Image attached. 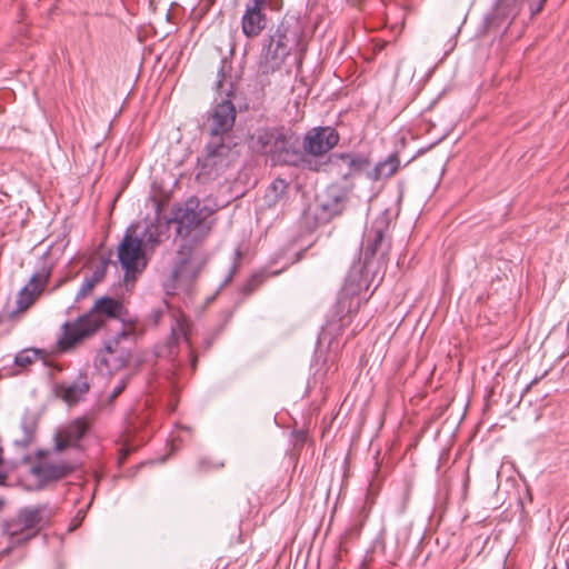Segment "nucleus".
<instances>
[{"instance_id": "1", "label": "nucleus", "mask_w": 569, "mask_h": 569, "mask_svg": "<svg viewBox=\"0 0 569 569\" xmlns=\"http://www.w3.org/2000/svg\"><path fill=\"white\" fill-rule=\"evenodd\" d=\"M388 227L386 218H380L373 222L365 234L363 261L353 264L346 281L338 302L336 305V316L339 318L340 328L350 323V315L357 313L360 305V293L368 291L373 273V258L379 254L380 260L385 261L389 249V243L385 241V231Z\"/></svg>"}, {"instance_id": "2", "label": "nucleus", "mask_w": 569, "mask_h": 569, "mask_svg": "<svg viewBox=\"0 0 569 569\" xmlns=\"http://www.w3.org/2000/svg\"><path fill=\"white\" fill-rule=\"evenodd\" d=\"M303 27L299 18L284 17L274 29L270 30L262 46L258 66V78L263 84L264 78L279 71L286 58L295 50L303 51Z\"/></svg>"}, {"instance_id": "3", "label": "nucleus", "mask_w": 569, "mask_h": 569, "mask_svg": "<svg viewBox=\"0 0 569 569\" xmlns=\"http://www.w3.org/2000/svg\"><path fill=\"white\" fill-rule=\"evenodd\" d=\"M122 309L123 305L113 298L98 299L87 313L73 321H66L61 326L57 350L62 353L73 351L86 339L93 336L104 325L106 319L119 318Z\"/></svg>"}, {"instance_id": "4", "label": "nucleus", "mask_w": 569, "mask_h": 569, "mask_svg": "<svg viewBox=\"0 0 569 569\" xmlns=\"http://www.w3.org/2000/svg\"><path fill=\"white\" fill-rule=\"evenodd\" d=\"M53 508L49 505L28 506L3 522V533L10 547H18L34 538L49 525L53 517Z\"/></svg>"}, {"instance_id": "5", "label": "nucleus", "mask_w": 569, "mask_h": 569, "mask_svg": "<svg viewBox=\"0 0 569 569\" xmlns=\"http://www.w3.org/2000/svg\"><path fill=\"white\" fill-rule=\"evenodd\" d=\"M234 142L208 141L203 154L198 158L196 179L200 183L218 179L239 158Z\"/></svg>"}, {"instance_id": "6", "label": "nucleus", "mask_w": 569, "mask_h": 569, "mask_svg": "<svg viewBox=\"0 0 569 569\" xmlns=\"http://www.w3.org/2000/svg\"><path fill=\"white\" fill-rule=\"evenodd\" d=\"M231 59L222 57L217 71V81L214 82L213 107H248L247 98L238 89L237 79L231 76Z\"/></svg>"}, {"instance_id": "7", "label": "nucleus", "mask_w": 569, "mask_h": 569, "mask_svg": "<svg viewBox=\"0 0 569 569\" xmlns=\"http://www.w3.org/2000/svg\"><path fill=\"white\" fill-rule=\"evenodd\" d=\"M346 201L347 194L342 189L329 187L317 197L316 204L306 210V219L312 217L315 226L327 223L343 211Z\"/></svg>"}, {"instance_id": "8", "label": "nucleus", "mask_w": 569, "mask_h": 569, "mask_svg": "<svg viewBox=\"0 0 569 569\" xmlns=\"http://www.w3.org/2000/svg\"><path fill=\"white\" fill-rule=\"evenodd\" d=\"M211 213L212 211L206 206H201L198 199H189L181 213L176 218L178 234L181 237H188L191 232L203 234L209 229L207 219Z\"/></svg>"}, {"instance_id": "9", "label": "nucleus", "mask_w": 569, "mask_h": 569, "mask_svg": "<svg viewBox=\"0 0 569 569\" xmlns=\"http://www.w3.org/2000/svg\"><path fill=\"white\" fill-rule=\"evenodd\" d=\"M144 252L139 237L128 229L118 246V260L124 270L126 280L130 277L134 278V274L146 267Z\"/></svg>"}, {"instance_id": "10", "label": "nucleus", "mask_w": 569, "mask_h": 569, "mask_svg": "<svg viewBox=\"0 0 569 569\" xmlns=\"http://www.w3.org/2000/svg\"><path fill=\"white\" fill-rule=\"evenodd\" d=\"M180 335L183 336L184 341L190 346L189 331L186 320L182 318L174 319V325L171 326V335L167 342L158 347L157 357L168 358L170 360V368L168 369L167 379L174 387L177 383V377L182 367L181 362L177 359L178 345Z\"/></svg>"}, {"instance_id": "11", "label": "nucleus", "mask_w": 569, "mask_h": 569, "mask_svg": "<svg viewBox=\"0 0 569 569\" xmlns=\"http://www.w3.org/2000/svg\"><path fill=\"white\" fill-rule=\"evenodd\" d=\"M51 269L47 266H42L37 272H34L28 284H26L17 295L16 309L11 315H18L28 310L37 300V298L44 290Z\"/></svg>"}, {"instance_id": "12", "label": "nucleus", "mask_w": 569, "mask_h": 569, "mask_svg": "<svg viewBox=\"0 0 569 569\" xmlns=\"http://www.w3.org/2000/svg\"><path fill=\"white\" fill-rule=\"evenodd\" d=\"M204 264L202 256L188 244H181L173 266L174 277H180L184 284L193 281Z\"/></svg>"}, {"instance_id": "13", "label": "nucleus", "mask_w": 569, "mask_h": 569, "mask_svg": "<svg viewBox=\"0 0 569 569\" xmlns=\"http://www.w3.org/2000/svg\"><path fill=\"white\" fill-rule=\"evenodd\" d=\"M270 0H249L244 13L241 17L242 33L247 38L258 37L267 27L268 19L264 10Z\"/></svg>"}, {"instance_id": "14", "label": "nucleus", "mask_w": 569, "mask_h": 569, "mask_svg": "<svg viewBox=\"0 0 569 569\" xmlns=\"http://www.w3.org/2000/svg\"><path fill=\"white\" fill-rule=\"evenodd\" d=\"M236 118L237 109H213L208 117V141L232 142L230 132L234 126Z\"/></svg>"}, {"instance_id": "15", "label": "nucleus", "mask_w": 569, "mask_h": 569, "mask_svg": "<svg viewBox=\"0 0 569 569\" xmlns=\"http://www.w3.org/2000/svg\"><path fill=\"white\" fill-rule=\"evenodd\" d=\"M339 141L338 132L331 127H319L307 133L303 148L312 156H321L331 150Z\"/></svg>"}, {"instance_id": "16", "label": "nucleus", "mask_w": 569, "mask_h": 569, "mask_svg": "<svg viewBox=\"0 0 569 569\" xmlns=\"http://www.w3.org/2000/svg\"><path fill=\"white\" fill-rule=\"evenodd\" d=\"M77 466L68 461L49 462L42 461L31 467V473L43 486L49 482L67 478L76 470Z\"/></svg>"}, {"instance_id": "17", "label": "nucleus", "mask_w": 569, "mask_h": 569, "mask_svg": "<svg viewBox=\"0 0 569 569\" xmlns=\"http://www.w3.org/2000/svg\"><path fill=\"white\" fill-rule=\"evenodd\" d=\"M90 386L87 372H80L71 383H58L54 392L66 403L73 406L84 399L90 390Z\"/></svg>"}, {"instance_id": "18", "label": "nucleus", "mask_w": 569, "mask_h": 569, "mask_svg": "<svg viewBox=\"0 0 569 569\" xmlns=\"http://www.w3.org/2000/svg\"><path fill=\"white\" fill-rule=\"evenodd\" d=\"M330 161L337 166L343 179L361 172L369 166V160L357 153H332Z\"/></svg>"}, {"instance_id": "19", "label": "nucleus", "mask_w": 569, "mask_h": 569, "mask_svg": "<svg viewBox=\"0 0 569 569\" xmlns=\"http://www.w3.org/2000/svg\"><path fill=\"white\" fill-rule=\"evenodd\" d=\"M133 333L131 331H128L123 329L122 331L118 332L114 338L106 345V350L108 353V358H103L101 362L106 363L108 368L110 367V361L116 359V353L119 352V365L113 366L114 369L122 367L126 365V362L129 359V350L120 348V343L124 339L132 338Z\"/></svg>"}, {"instance_id": "20", "label": "nucleus", "mask_w": 569, "mask_h": 569, "mask_svg": "<svg viewBox=\"0 0 569 569\" xmlns=\"http://www.w3.org/2000/svg\"><path fill=\"white\" fill-rule=\"evenodd\" d=\"M270 152L272 160L278 163L293 164L298 159L291 140L283 136L276 138Z\"/></svg>"}, {"instance_id": "21", "label": "nucleus", "mask_w": 569, "mask_h": 569, "mask_svg": "<svg viewBox=\"0 0 569 569\" xmlns=\"http://www.w3.org/2000/svg\"><path fill=\"white\" fill-rule=\"evenodd\" d=\"M400 167L398 153H391L386 160L376 164L373 170L369 173V178L375 181L388 179L393 176Z\"/></svg>"}, {"instance_id": "22", "label": "nucleus", "mask_w": 569, "mask_h": 569, "mask_svg": "<svg viewBox=\"0 0 569 569\" xmlns=\"http://www.w3.org/2000/svg\"><path fill=\"white\" fill-rule=\"evenodd\" d=\"M289 184L281 178L274 179L267 189L263 200L267 207L271 208L279 203L287 194Z\"/></svg>"}, {"instance_id": "23", "label": "nucleus", "mask_w": 569, "mask_h": 569, "mask_svg": "<svg viewBox=\"0 0 569 569\" xmlns=\"http://www.w3.org/2000/svg\"><path fill=\"white\" fill-rule=\"evenodd\" d=\"M139 241H141L144 251H153L162 242L161 227L157 223L148 224L139 237Z\"/></svg>"}, {"instance_id": "24", "label": "nucleus", "mask_w": 569, "mask_h": 569, "mask_svg": "<svg viewBox=\"0 0 569 569\" xmlns=\"http://www.w3.org/2000/svg\"><path fill=\"white\" fill-rule=\"evenodd\" d=\"M42 350L36 348H27L18 352L14 357V365L21 368H27L32 365Z\"/></svg>"}, {"instance_id": "25", "label": "nucleus", "mask_w": 569, "mask_h": 569, "mask_svg": "<svg viewBox=\"0 0 569 569\" xmlns=\"http://www.w3.org/2000/svg\"><path fill=\"white\" fill-rule=\"evenodd\" d=\"M88 422L84 419H77L68 427L66 433L69 436L71 441L77 446L78 442L83 438V436L88 431Z\"/></svg>"}, {"instance_id": "26", "label": "nucleus", "mask_w": 569, "mask_h": 569, "mask_svg": "<svg viewBox=\"0 0 569 569\" xmlns=\"http://www.w3.org/2000/svg\"><path fill=\"white\" fill-rule=\"evenodd\" d=\"M523 0H497L496 9L503 16L515 18L522 6Z\"/></svg>"}, {"instance_id": "27", "label": "nucleus", "mask_w": 569, "mask_h": 569, "mask_svg": "<svg viewBox=\"0 0 569 569\" xmlns=\"http://www.w3.org/2000/svg\"><path fill=\"white\" fill-rule=\"evenodd\" d=\"M223 467L222 461H217L211 458H201L197 462V471L198 472H208L211 470H218Z\"/></svg>"}, {"instance_id": "28", "label": "nucleus", "mask_w": 569, "mask_h": 569, "mask_svg": "<svg viewBox=\"0 0 569 569\" xmlns=\"http://www.w3.org/2000/svg\"><path fill=\"white\" fill-rule=\"evenodd\" d=\"M109 263V259H102L100 264L94 268L92 274L87 278L96 286L104 278Z\"/></svg>"}, {"instance_id": "29", "label": "nucleus", "mask_w": 569, "mask_h": 569, "mask_svg": "<svg viewBox=\"0 0 569 569\" xmlns=\"http://www.w3.org/2000/svg\"><path fill=\"white\" fill-rule=\"evenodd\" d=\"M23 437L21 439H17L14 442L17 446L26 448L32 441L34 428L31 425L22 423Z\"/></svg>"}, {"instance_id": "30", "label": "nucleus", "mask_w": 569, "mask_h": 569, "mask_svg": "<svg viewBox=\"0 0 569 569\" xmlns=\"http://www.w3.org/2000/svg\"><path fill=\"white\" fill-rule=\"evenodd\" d=\"M179 283H184V281L180 277H174L172 270L170 277L162 284L166 295H174Z\"/></svg>"}, {"instance_id": "31", "label": "nucleus", "mask_w": 569, "mask_h": 569, "mask_svg": "<svg viewBox=\"0 0 569 569\" xmlns=\"http://www.w3.org/2000/svg\"><path fill=\"white\" fill-rule=\"evenodd\" d=\"M130 376H126L119 380V382L113 387L110 396L109 401H113L116 398H118L123 390L126 389L128 382H129Z\"/></svg>"}, {"instance_id": "32", "label": "nucleus", "mask_w": 569, "mask_h": 569, "mask_svg": "<svg viewBox=\"0 0 569 569\" xmlns=\"http://www.w3.org/2000/svg\"><path fill=\"white\" fill-rule=\"evenodd\" d=\"M93 288H94V284L88 278H84V280L77 293L76 299L80 300V299L86 298L92 291Z\"/></svg>"}, {"instance_id": "33", "label": "nucleus", "mask_w": 569, "mask_h": 569, "mask_svg": "<svg viewBox=\"0 0 569 569\" xmlns=\"http://www.w3.org/2000/svg\"><path fill=\"white\" fill-rule=\"evenodd\" d=\"M262 282V276L254 274L243 287L244 293H251L254 291Z\"/></svg>"}, {"instance_id": "34", "label": "nucleus", "mask_w": 569, "mask_h": 569, "mask_svg": "<svg viewBox=\"0 0 569 569\" xmlns=\"http://www.w3.org/2000/svg\"><path fill=\"white\" fill-rule=\"evenodd\" d=\"M71 446H76V445L71 441L69 436L67 433H64L63 437H60V438L57 439L56 450L57 451H63V450H66L67 448H69Z\"/></svg>"}, {"instance_id": "35", "label": "nucleus", "mask_w": 569, "mask_h": 569, "mask_svg": "<svg viewBox=\"0 0 569 569\" xmlns=\"http://www.w3.org/2000/svg\"><path fill=\"white\" fill-rule=\"evenodd\" d=\"M198 366V356L197 353L191 349L190 350V368L191 372L193 373L197 370Z\"/></svg>"}, {"instance_id": "36", "label": "nucleus", "mask_w": 569, "mask_h": 569, "mask_svg": "<svg viewBox=\"0 0 569 569\" xmlns=\"http://www.w3.org/2000/svg\"><path fill=\"white\" fill-rule=\"evenodd\" d=\"M237 268H238V267H237V264H236V263H233V266H232V268L230 269V271H229L228 276L226 277V279L223 280V282H222V284H221L222 287H223V286H226V284H228V283L231 281V279L233 278V276H234V273H236V271H237Z\"/></svg>"}, {"instance_id": "37", "label": "nucleus", "mask_w": 569, "mask_h": 569, "mask_svg": "<svg viewBox=\"0 0 569 569\" xmlns=\"http://www.w3.org/2000/svg\"><path fill=\"white\" fill-rule=\"evenodd\" d=\"M8 479L7 472L0 469V486H3Z\"/></svg>"}, {"instance_id": "38", "label": "nucleus", "mask_w": 569, "mask_h": 569, "mask_svg": "<svg viewBox=\"0 0 569 569\" xmlns=\"http://www.w3.org/2000/svg\"><path fill=\"white\" fill-rule=\"evenodd\" d=\"M129 452L130 451L128 449H122L121 450V456H120V459H119L120 463H122L126 460V458L128 457Z\"/></svg>"}, {"instance_id": "39", "label": "nucleus", "mask_w": 569, "mask_h": 569, "mask_svg": "<svg viewBox=\"0 0 569 569\" xmlns=\"http://www.w3.org/2000/svg\"><path fill=\"white\" fill-rule=\"evenodd\" d=\"M441 94H442V92H441V93H439V94L437 96V98H436V99H432V100L430 101V103H429V106H428V107H429V108L435 107V104L438 102V99L440 98V96H441Z\"/></svg>"}, {"instance_id": "40", "label": "nucleus", "mask_w": 569, "mask_h": 569, "mask_svg": "<svg viewBox=\"0 0 569 569\" xmlns=\"http://www.w3.org/2000/svg\"><path fill=\"white\" fill-rule=\"evenodd\" d=\"M84 515H86L84 510H79L78 515H77V519H79V521H81L84 518Z\"/></svg>"}, {"instance_id": "41", "label": "nucleus", "mask_w": 569, "mask_h": 569, "mask_svg": "<svg viewBox=\"0 0 569 569\" xmlns=\"http://www.w3.org/2000/svg\"><path fill=\"white\" fill-rule=\"evenodd\" d=\"M162 312L161 311H156L154 312V321L158 322L160 317H161Z\"/></svg>"}, {"instance_id": "42", "label": "nucleus", "mask_w": 569, "mask_h": 569, "mask_svg": "<svg viewBox=\"0 0 569 569\" xmlns=\"http://www.w3.org/2000/svg\"><path fill=\"white\" fill-rule=\"evenodd\" d=\"M387 44H388L387 42H383V43L377 46L376 50H383Z\"/></svg>"}, {"instance_id": "43", "label": "nucleus", "mask_w": 569, "mask_h": 569, "mask_svg": "<svg viewBox=\"0 0 569 569\" xmlns=\"http://www.w3.org/2000/svg\"><path fill=\"white\" fill-rule=\"evenodd\" d=\"M254 94H256V98H257V99H259L260 97H262V96H263V88H261V90H260V91L254 92Z\"/></svg>"}, {"instance_id": "44", "label": "nucleus", "mask_w": 569, "mask_h": 569, "mask_svg": "<svg viewBox=\"0 0 569 569\" xmlns=\"http://www.w3.org/2000/svg\"><path fill=\"white\" fill-rule=\"evenodd\" d=\"M4 505H6V501L2 498H0V512L2 511Z\"/></svg>"}, {"instance_id": "45", "label": "nucleus", "mask_w": 569, "mask_h": 569, "mask_svg": "<svg viewBox=\"0 0 569 569\" xmlns=\"http://www.w3.org/2000/svg\"><path fill=\"white\" fill-rule=\"evenodd\" d=\"M2 455H3V450H2V448L0 447V465L3 462V457H2Z\"/></svg>"}, {"instance_id": "46", "label": "nucleus", "mask_w": 569, "mask_h": 569, "mask_svg": "<svg viewBox=\"0 0 569 569\" xmlns=\"http://www.w3.org/2000/svg\"><path fill=\"white\" fill-rule=\"evenodd\" d=\"M468 483H469V477H468V476H466V478H465V483H463V485H465V488H467Z\"/></svg>"}, {"instance_id": "47", "label": "nucleus", "mask_w": 569, "mask_h": 569, "mask_svg": "<svg viewBox=\"0 0 569 569\" xmlns=\"http://www.w3.org/2000/svg\"><path fill=\"white\" fill-rule=\"evenodd\" d=\"M537 382H538V378L533 379V380H532V382H531V385H535V383H537Z\"/></svg>"}, {"instance_id": "48", "label": "nucleus", "mask_w": 569, "mask_h": 569, "mask_svg": "<svg viewBox=\"0 0 569 569\" xmlns=\"http://www.w3.org/2000/svg\"><path fill=\"white\" fill-rule=\"evenodd\" d=\"M299 104H300V103L297 101V102H295V106H293V107L299 108Z\"/></svg>"}]
</instances>
